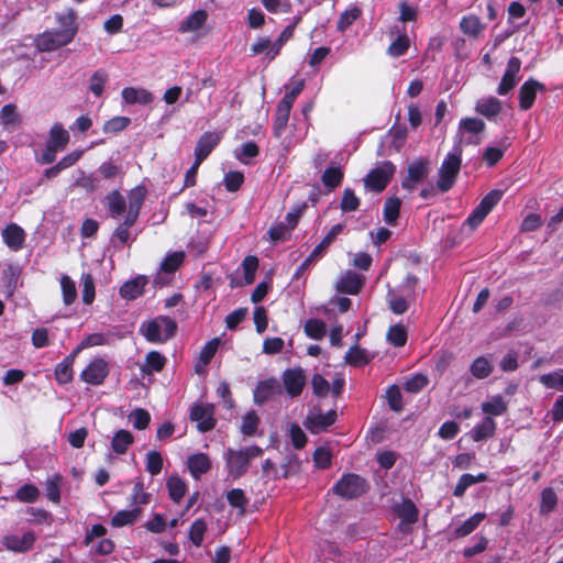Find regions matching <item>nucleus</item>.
I'll return each instance as SVG.
<instances>
[{
	"label": "nucleus",
	"mask_w": 563,
	"mask_h": 563,
	"mask_svg": "<svg viewBox=\"0 0 563 563\" xmlns=\"http://www.w3.org/2000/svg\"><path fill=\"white\" fill-rule=\"evenodd\" d=\"M257 154L258 147L253 142L244 143L240 150L235 151V157L244 164H247L249 161L255 157Z\"/></svg>",
	"instance_id": "obj_64"
},
{
	"label": "nucleus",
	"mask_w": 563,
	"mask_h": 563,
	"mask_svg": "<svg viewBox=\"0 0 563 563\" xmlns=\"http://www.w3.org/2000/svg\"><path fill=\"white\" fill-rule=\"evenodd\" d=\"M487 479V475L485 473H479L477 475H472V474H463L455 488H454V496L456 497H462L465 493V490L472 486V485H475L477 483H483Z\"/></svg>",
	"instance_id": "obj_35"
},
{
	"label": "nucleus",
	"mask_w": 563,
	"mask_h": 563,
	"mask_svg": "<svg viewBox=\"0 0 563 563\" xmlns=\"http://www.w3.org/2000/svg\"><path fill=\"white\" fill-rule=\"evenodd\" d=\"M59 284L63 302L65 306H70L77 298L76 283L68 275H62Z\"/></svg>",
	"instance_id": "obj_38"
},
{
	"label": "nucleus",
	"mask_w": 563,
	"mask_h": 563,
	"mask_svg": "<svg viewBox=\"0 0 563 563\" xmlns=\"http://www.w3.org/2000/svg\"><path fill=\"white\" fill-rule=\"evenodd\" d=\"M521 68V62L517 57H511L508 60L506 70L503 75V78L497 87V93L499 96H506L510 92L518 81V74Z\"/></svg>",
	"instance_id": "obj_14"
},
{
	"label": "nucleus",
	"mask_w": 563,
	"mask_h": 563,
	"mask_svg": "<svg viewBox=\"0 0 563 563\" xmlns=\"http://www.w3.org/2000/svg\"><path fill=\"white\" fill-rule=\"evenodd\" d=\"M106 203L112 218H119L128 210L125 199L118 190L106 196Z\"/></svg>",
	"instance_id": "obj_32"
},
{
	"label": "nucleus",
	"mask_w": 563,
	"mask_h": 563,
	"mask_svg": "<svg viewBox=\"0 0 563 563\" xmlns=\"http://www.w3.org/2000/svg\"><path fill=\"white\" fill-rule=\"evenodd\" d=\"M486 515L484 512H476L467 520H465L461 526L455 529L456 537H465L472 533L479 523L485 519Z\"/></svg>",
	"instance_id": "obj_47"
},
{
	"label": "nucleus",
	"mask_w": 563,
	"mask_h": 563,
	"mask_svg": "<svg viewBox=\"0 0 563 563\" xmlns=\"http://www.w3.org/2000/svg\"><path fill=\"white\" fill-rule=\"evenodd\" d=\"M521 68V62L517 57H511L508 60L506 70L503 75V78L497 87V93L499 96H506L510 92L518 81V74Z\"/></svg>",
	"instance_id": "obj_15"
},
{
	"label": "nucleus",
	"mask_w": 563,
	"mask_h": 563,
	"mask_svg": "<svg viewBox=\"0 0 563 563\" xmlns=\"http://www.w3.org/2000/svg\"><path fill=\"white\" fill-rule=\"evenodd\" d=\"M336 495L343 498H355L366 490L365 481L355 474L344 475L333 487Z\"/></svg>",
	"instance_id": "obj_8"
},
{
	"label": "nucleus",
	"mask_w": 563,
	"mask_h": 563,
	"mask_svg": "<svg viewBox=\"0 0 563 563\" xmlns=\"http://www.w3.org/2000/svg\"><path fill=\"white\" fill-rule=\"evenodd\" d=\"M461 147L455 146L444 158L439 170L438 180V187L441 191H448L453 186L461 168Z\"/></svg>",
	"instance_id": "obj_4"
},
{
	"label": "nucleus",
	"mask_w": 563,
	"mask_h": 563,
	"mask_svg": "<svg viewBox=\"0 0 563 563\" xmlns=\"http://www.w3.org/2000/svg\"><path fill=\"white\" fill-rule=\"evenodd\" d=\"M482 411L487 415V417L492 416H501L507 411V402L504 397L500 395L492 396L489 399L484 401L481 406Z\"/></svg>",
	"instance_id": "obj_33"
},
{
	"label": "nucleus",
	"mask_w": 563,
	"mask_h": 563,
	"mask_svg": "<svg viewBox=\"0 0 563 563\" xmlns=\"http://www.w3.org/2000/svg\"><path fill=\"white\" fill-rule=\"evenodd\" d=\"M69 140V132L60 123L53 124L48 131L45 148L36 155V162L43 165L53 163L57 153L67 147Z\"/></svg>",
	"instance_id": "obj_2"
},
{
	"label": "nucleus",
	"mask_w": 563,
	"mask_h": 563,
	"mask_svg": "<svg viewBox=\"0 0 563 563\" xmlns=\"http://www.w3.org/2000/svg\"><path fill=\"white\" fill-rule=\"evenodd\" d=\"M187 466L191 476L198 479L210 470L211 462L207 454L196 453L188 457Z\"/></svg>",
	"instance_id": "obj_26"
},
{
	"label": "nucleus",
	"mask_w": 563,
	"mask_h": 563,
	"mask_svg": "<svg viewBox=\"0 0 563 563\" xmlns=\"http://www.w3.org/2000/svg\"><path fill=\"white\" fill-rule=\"evenodd\" d=\"M184 256L185 255L183 252H174L168 254L161 264L162 271L166 273L175 272L183 263Z\"/></svg>",
	"instance_id": "obj_63"
},
{
	"label": "nucleus",
	"mask_w": 563,
	"mask_h": 563,
	"mask_svg": "<svg viewBox=\"0 0 563 563\" xmlns=\"http://www.w3.org/2000/svg\"><path fill=\"white\" fill-rule=\"evenodd\" d=\"M3 243L13 252L21 251L25 245L26 233L16 223H9L1 230Z\"/></svg>",
	"instance_id": "obj_13"
},
{
	"label": "nucleus",
	"mask_w": 563,
	"mask_h": 563,
	"mask_svg": "<svg viewBox=\"0 0 563 563\" xmlns=\"http://www.w3.org/2000/svg\"><path fill=\"white\" fill-rule=\"evenodd\" d=\"M493 361L486 356L476 357L470 366L471 374L477 379L488 377L493 373Z\"/></svg>",
	"instance_id": "obj_31"
},
{
	"label": "nucleus",
	"mask_w": 563,
	"mask_h": 563,
	"mask_svg": "<svg viewBox=\"0 0 563 563\" xmlns=\"http://www.w3.org/2000/svg\"><path fill=\"white\" fill-rule=\"evenodd\" d=\"M146 197V189L143 186H136L131 189L128 195V210H126V222L128 224H134L139 217V212L143 201Z\"/></svg>",
	"instance_id": "obj_22"
},
{
	"label": "nucleus",
	"mask_w": 563,
	"mask_h": 563,
	"mask_svg": "<svg viewBox=\"0 0 563 563\" xmlns=\"http://www.w3.org/2000/svg\"><path fill=\"white\" fill-rule=\"evenodd\" d=\"M503 197L501 190L489 191L479 202V205L473 210L464 222V227L468 228L470 231H474L486 218V216L493 210V208L499 202Z\"/></svg>",
	"instance_id": "obj_5"
},
{
	"label": "nucleus",
	"mask_w": 563,
	"mask_h": 563,
	"mask_svg": "<svg viewBox=\"0 0 563 563\" xmlns=\"http://www.w3.org/2000/svg\"><path fill=\"white\" fill-rule=\"evenodd\" d=\"M109 374V367L106 360L101 357L93 358L84 368L80 378L90 385H100Z\"/></svg>",
	"instance_id": "obj_11"
},
{
	"label": "nucleus",
	"mask_w": 563,
	"mask_h": 563,
	"mask_svg": "<svg viewBox=\"0 0 563 563\" xmlns=\"http://www.w3.org/2000/svg\"><path fill=\"white\" fill-rule=\"evenodd\" d=\"M77 13L74 9L56 13L55 20L58 24L56 31H44L41 35H76L78 31Z\"/></svg>",
	"instance_id": "obj_10"
},
{
	"label": "nucleus",
	"mask_w": 563,
	"mask_h": 563,
	"mask_svg": "<svg viewBox=\"0 0 563 563\" xmlns=\"http://www.w3.org/2000/svg\"><path fill=\"white\" fill-rule=\"evenodd\" d=\"M146 284L147 278L145 276H137L121 286L120 295L126 300H134L143 294Z\"/></svg>",
	"instance_id": "obj_24"
},
{
	"label": "nucleus",
	"mask_w": 563,
	"mask_h": 563,
	"mask_svg": "<svg viewBox=\"0 0 563 563\" xmlns=\"http://www.w3.org/2000/svg\"><path fill=\"white\" fill-rule=\"evenodd\" d=\"M283 384L290 397H297L301 394L306 385V375L301 368H289L283 374Z\"/></svg>",
	"instance_id": "obj_16"
},
{
	"label": "nucleus",
	"mask_w": 563,
	"mask_h": 563,
	"mask_svg": "<svg viewBox=\"0 0 563 563\" xmlns=\"http://www.w3.org/2000/svg\"><path fill=\"white\" fill-rule=\"evenodd\" d=\"M335 420V410H329L324 413L319 411H311L305 421V427L312 433H319L333 424Z\"/></svg>",
	"instance_id": "obj_17"
},
{
	"label": "nucleus",
	"mask_w": 563,
	"mask_h": 563,
	"mask_svg": "<svg viewBox=\"0 0 563 563\" xmlns=\"http://www.w3.org/2000/svg\"><path fill=\"white\" fill-rule=\"evenodd\" d=\"M291 107L286 106L285 102H279L276 109V115L274 120V134L277 137H280L284 133L290 114Z\"/></svg>",
	"instance_id": "obj_34"
},
{
	"label": "nucleus",
	"mask_w": 563,
	"mask_h": 563,
	"mask_svg": "<svg viewBox=\"0 0 563 563\" xmlns=\"http://www.w3.org/2000/svg\"><path fill=\"white\" fill-rule=\"evenodd\" d=\"M395 173V166L390 162H384L372 169L364 179L365 187L373 191L385 189Z\"/></svg>",
	"instance_id": "obj_7"
},
{
	"label": "nucleus",
	"mask_w": 563,
	"mask_h": 563,
	"mask_svg": "<svg viewBox=\"0 0 563 563\" xmlns=\"http://www.w3.org/2000/svg\"><path fill=\"white\" fill-rule=\"evenodd\" d=\"M108 80L109 76L104 70L99 69L95 71L89 79V90L96 97H101Z\"/></svg>",
	"instance_id": "obj_48"
},
{
	"label": "nucleus",
	"mask_w": 563,
	"mask_h": 563,
	"mask_svg": "<svg viewBox=\"0 0 563 563\" xmlns=\"http://www.w3.org/2000/svg\"><path fill=\"white\" fill-rule=\"evenodd\" d=\"M430 172V161L428 158H418L409 164L407 177L402 180V187L409 191L422 183Z\"/></svg>",
	"instance_id": "obj_9"
},
{
	"label": "nucleus",
	"mask_w": 563,
	"mask_h": 563,
	"mask_svg": "<svg viewBox=\"0 0 563 563\" xmlns=\"http://www.w3.org/2000/svg\"><path fill=\"white\" fill-rule=\"evenodd\" d=\"M132 442L133 435L131 434V432L126 430H119L118 432H115L111 441V446L115 453L123 454L126 452L128 448L132 444Z\"/></svg>",
	"instance_id": "obj_43"
},
{
	"label": "nucleus",
	"mask_w": 563,
	"mask_h": 563,
	"mask_svg": "<svg viewBox=\"0 0 563 563\" xmlns=\"http://www.w3.org/2000/svg\"><path fill=\"white\" fill-rule=\"evenodd\" d=\"M344 360L350 365L364 366L371 361V357L365 350L355 345L346 352Z\"/></svg>",
	"instance_id": "obj_45"
},
{
	"label": "nucleus",
	"mask_w": 563,
	"mask_h": 563,
	"mask_svg": "<svg viewBox=\"0 0 563 563\" xmlns=\"http://www.w3.org/2000/svg\"><path fill=\"white\" fill-rule=\"evenodd\" d=\"M263 450L256 445H252L241 450L228 449L224 453V460L229 476L238 479L243 476L247 470L251 460L261 456Z\"/></svg>",
	"instance_id": "obj_1"
},
{
	"label": "nucleus",
	"mask_w": 563,
	"mask_h": 563,
	"mask_svg": "<svg viewBox=\"0 0 563 563\" xmlns=\"http://www.w3.org/2000/svg\"><path fill=\"white\" fill-rule=\"evenodd\" d=\"M496 422L492 417H486L479 424L475 426L470 435L473 441L478 442L494 435Z\"/></svg>",
	"instance_id": "obj_30"
},
{
	"label": "nucleus",
	"mask_w": 563,
	"mask_h": 563,
	"mask_svg": "<svg viewBox=\"0 0 563 563\" xmlns=\"http://www.w3.org/2000/svg\"><path fill=\"white\" fill-rule=\"evenodd\" d=\"M19 275L20 268L16 265H9L7 268L3 269L2 277L7 279L5 291L8 296L13 295L16 287Z\"/></svg>",
	"instance_id": "obj_56"
},
{
	"label": "nucleus",
	"mask_w": 563,
	"mask_h": 563,
	"mask_svg": "<svg viewBox=\"0 0 563 563\" xmlns=\"http://www.w3.org/2000/svg\"><path fill=\"white\" fill-rule=\"evenodd\" d=\"M361 15V10L356 7L343 12L338 21V31L344 32L352 23H354Z\"/></svg>",
	"instance_id": "obj_61"
},
{
	"label": "nucleus",
	"mask_w": 563,
	"mask_h": 563,
	"mask_svg": "<svg viewBox=\"0 0 563 563\" xmlns=\"http://www.w3.org/2000/svg\"><path fill=\"white\" fill-rule=\"evenodd\" d=\"M395 511L400 519L399 529L407 533L410 530L412 523L418 519V509L411 500H402L396 505Z\"/></svg>",
	"instance_id": "obj_20"
},
{
	"label": "nucleus",
	"mask_w": 563,
	"mask_h": 563,
	"mask_svg": "<svg viewBox=\"0 0 563 563\" xmlns=\"http://www.w3.org/2000/svg\"><path fill=\"white\" fill-rule=\"evenodd\" d=\"M166 357L157 351H151L145 357V363L142 366V372L145 374H152L154 372H161L165 364Z\"/></svg>",
	"instance_id": "obj_37"
},
{
	"label": "nucleus",
	"mask_w": 563,
	"mask_h": 563,
	"mask_svg": "<svg viewBox=\"0 0 563 563\" xmlns=\"http://www.w3.org/2000/svg\"><path fill=\"white\" fill-rule=\"evenodd\" d=\"M121 96L123 101L129 104H148L153 100L152 93L143 88L126 87L122 90Z\"/></svg>",
	"instance_id": "obj_28"
},
{
	"label": "nucleus",
	"mask_w": 563,
	"mask_h": 563,
	"mask_svg": "<svg viewBox=\"0 0 563 563\" xmlns=\"http://www.w3.org/2000/svg\"><path fill=\"white\" fill-rule=\"evenodd\" d=\"M400 200L396 197H390L386 200L384 206V219L388 224H395L400 210Z\"/></svg>",
	"instance_id": "obj_53"
},
{
	"label": "nucleus",
	"mask_w": 563,
	"mask_h": 563,
	"mask_svg": "<svg viewBox=\"0 0 563 563\" xmlns=\"http://www.w3.org/2000/svg\"><path fill=\"white\" fill-rule=\"evenodd\" d=\"M140 514L141 510L139 508L120 510L112 517L111 525L117 528L132 525L136 521Z\"/></svg>",
	"instance_id": "obj_44"
},
{
	"label": "nucleus",
	"mask_w": 563,
	"mask_h": 563,
	"mask_svg": "<svg viewBox=\"0 0 563 563\" xmlns=\"http://www.w3.org/2000/svg\"><path fill=\"white\" fill-rule=\"evenodd\" d=\"M207 531V522L203 519H197L192 522L189 530V539L196 545L200 547Z\"/></svg>",
	"instance_id": "obj_57"
},
{
	"label": "nucleus",
	"mask_w": 563,
	"mask_h": 563,
	"mask_svg": "<svg viewBox=\"0 0 563 563\" xmlns=\"http://www.w3.org/2000/svg\"><path fill=\"white\" fill-rule=\"evenodd\" d=\"M0 123L3 126L15 125L20 123V114L16 106L13 103L4 104L0 110Z\"/></svg>",
	"instance_id": "obj_52"
},
{
	"label": "nucleus",
	"mask_w": 563,
	"mask_h": 563,
	"mask_svg": "<svg viewBox=\"0 0 563 563\" xmlns=\"http://www.w3.org/2000/svg\"><path fill=\"white\" fill-rule=\"evenodd\" d=\"M485 129L483 120L477 118H465L460 121L459 133L463 137L465 133H470L474 136L481 134Z\"/></svg>",
	"instance_id": "obj_41"
},
{
	"label": "nucleus",
	"mask_w": 563,
	"mask_h": 563,
	"mask_svg": "<svg viewBox=\"0 0 563 563\" xmlns=\"http://www.w3.org/2000/svg\"><path fill=\"white\" fill-rule=\"evenodd\" d=\"M214 407L210 404H196L191 408L190 419L197 423V428L201 432L211 430L216 420L213 418Z\"/></svg>",
	"instance_id": "obj_12"
},
{
	"label": "nucleus",
	"mask_w": 563,
	"mask_h": 563,
	"mask_svg": "<svg viewBox=\"0 0 563 563\" xmlns=\"http://www.w3.org/2000/svg\"><path fill=\"white\" fill-rule=\"evenodd\" d=\"M35 542L33 532H24L22 536L8 534L3 538L2 544L12 552L23 553L31 550Z\"/></svg>",
	"instance_id": "obj_18"
},
{
	"label": "nucleus",
	"mask_w": 563,
	"mask_h": 563,
	"mask_svg": "<svg viewBox=\"0 0 563 563\" xmlns=\"http://www.w3.org/2000/svg\"><path fill=\"white\" fill-rule=\"evenodd\" d=\"M146 471L155 476L162 472L163 468V457L157 451H150L146 454Z\"/></svg>",
	"instance_id": "obj_60"
},
{
	"label": "nucleus",
	"mask_w": 563,
	"mask_h": 563,
	"mask_svg": "<svg viewBox=\"0 0 563 563\" xmlns=\"http://www.w3.org/2000/svg\"><path fill=\"white\" fill-rule=\"evenodd\" d=\"M415 283V278L408 277L406 285L388 292V305L394 313L401 314L408 309L410 301L413 299Z\"/></svg>",
	"instance_id": "obj_6"
},
{
	"label": "nucleus",
	"mask_w": 563,
	"mask_h": 563,
	"mask_svg": "<svg viewBox=\"0 0 563 563\" xmlns=\"http://www.w3.org/2000/svg\"><path fill=\"white\" fill-rule=\"evenodd\" d=\"M278 388L279 385L276 379L261 382L254 390V401L258 405L264 404L277 393Z\"/></svg>",
	"instance_id": "obj_29"
},
{
	"label": "nucleus",
	"mask_w": 563,
	"mask_h": 563,
	"mask_svg": "<svg viewBox=\"0 0 563 563\" xmlns=\"http://www.w3.org/2000/svg\"><path fill=\"white\" fill-rule=\"evenodd\" d=\"M167 488L169 497L175 501L179 503L185 496L187 486L185 482L177 475H172L167 479Z\"/></svg>",
	"instance_id": "obj_42"
},
{
	"label": "nucleus",
	"mask_w": 563,
	"mask_h": 563,
	"mask_svg": "<svg viewBox=\"0 0 563 563\" xmlns=\"http://www.w3.org/2000/svg\"><path fill=\"white\" fill-rule=\"evenodd\" d=\"M176 322L165 316H158L142 323L140 331L152 343H163L169 340L176 332Z\"/></svg>",
	"instance_id": "obj_3"
},
{
	"label": "nucleus",
	"mask_w": 563,
	"mask_h": 563,
	"mask_svg": "<svg viewBox=\"0 0 563 563\" xmlns=\"http://www.w3.org/2000/svg\"><path fill=\"white\" fill-rule=\"evenodd\" d=\"M343 179V172L340 167L330 166L328 167L321 177L323 185L330 189L338 187Z\"/></svg>",
	"instance_id": "obj_49"
},
{
	"label": "nucleus",
	"mask_w": 563,
	"mask_h": 563,
	"mask_svg": "<svg viewBox=\"0 0 563 563\" xmlns=\"http://www.w3.org/2000/svg\"><path fill=\"white\" fill-rule=\"evenodd\" d=\"M258 424L260 418L257 413L251 410L243 416L240 430L245 437H251L256 433Z\"/></svg>",
	"instance_id": "obj_51"
},
{
	"label": "nucleus",
	"mask_w": 563,
	"mask_h": 563,
	"mask_svg": "<svg viewBox=\"0 0 563 563\" xmlns=\"http://www.w3.org/2000/svg\"><path fill=\"white\" fill-rule=\"evenodd\" d=\"M388 341L395 346H404L407 342V330L402 325H393L387 332Z\"/></svg>",
	"instance_id": "obj_59"
},
{
	"label": "nucleus",
	"mask_w": 563,
	"mask_h": 563,
	"mask_svg": "<svg viewBox=\"0 0 563 563\" xmlns=\"http://www.w3.org/2000/svg\"><path fill=\"white\" fill-rule=\"evenodd\" d=\"M343 230L342 224H335L331 228V230L328 232V234L323 238V240L320 242V244L313 250L311 256H320L333 242L335 236L340 234Z\"/></svg>",
	"instance_id": "obj_58"
},
{
	"label": "nucleus",
	"mask_w": 563,
	"mask_h": 563,
	"mask_svg": "<svg viewBox=\"0 0 563 563\" xmlns=\"http://www.w3.org/2000/svg\"><path fill=\"white\" fill-rule=\"evenodd\" d=\"M208 14L205 10H197L191 13L179 26L180 32H194L199 30L207 21Z\"/></svg>",
	"instance_id": "obj_36"
},
{
	"label": "nucleus",
	"mask_w": 563,
	"mask_h": 563,
	"mask_svg": "<svg viewBox=\"0 0 563 563\" xmlns=\"http://www.w3.org/2000/svg\"><path fill=\"white\" fill-rule=\"evenodd\" d=\"M543 89V84L536 79L531 78L525 81L520 87L518 95L520 109L523 111L529 110L534 103L537 92Z\"/></svg>",
	"instance_id": "obj_21"
},
{
	"label": "nucleus",
	"mask_w": 563,
	"mask_h": 563,
	"mask_svg": "<svg viewBox=\"0 0 563 563\" xmlns=\"http://www.w3.org/2000/svg\"><path fill=\"white\" fill-rule=\"evenodd\" d=\"M327 331L325 323L319 319H309L305 323V332L306 334L313 339L319 340L324 336Z\"/></svg>",
	"instance_id": "obj_55"
},
{
	"label": "nucleus",
	"mask_w": 563,
	"mask_h": 563,
	"mask_svg": "<svg viewBox=\"0 0 563 563\" xmlns=\"http://www.w3.org/2000/svg\"><path fill=\"white\" fill-rule=\"evenodd\" d=\"M365 277L353 271L345 272L336 282V290L349 295H356L363 287Z\"/></svg>",
	"instance_id": "obj_19"
},
{
	"label": "nucleus",
	"mask_w": 563,
	"mask_h": 563,
	"mask_svg": "<svg viewBox=\"0 0 563 563\" xmlns=\"http://www.w3.org/2000/svg\"><path fill=\"white\" fill-rule=\"evenodd\" d=\"M69 43V37H34V45L38 52H52Z\"/></svg>",
	"instance_id": "obj_39"
},
{
	"label": "nucleus",
	"mask_w": 563,
	"mask_h": 563,
	"mask_svg": "<svg viewBox=\"0 0 563 563\" xmlns=\"http://www.w3.org/2000/svg\"><path fill=\"white\" fill-rule=\"evenodd\" d=\"M460 27L465 35H478L482 32L483 24L478 16L470 14L463 16Z\"/></svg>",
	"instance_id": "obj_50"
},
{
	"label": "nucleus",
	"mask_w": 563,
	"mask_h": 563,
	"mask_svg": "<svg viewBox=\"0 0 563 563\" xmlns=\"http://www.w3.org/2000/svg\"><path fill=\"white\" fill-rule=\"evenodd\" d=\"M76 355L74 353L57 364L55 377L59 384H67L73 379V364Z\"/></svg>",
	"instance_id": "obj_40"
},
{
	"label": "nucleus",
	"mask_w": 563,
	"mask_h": 563,
	"mask_svg": "<svg viewBox=\"0 0 563 563\" xmlns=\"http://www.w3.org/2000/svg\"><path fill=\"white\" fill-rule=\"evenodd\" d=\"M245 284L250 285L255 279V272L258 267V260L255 256H246L242 262Z\"/></svg>",
	"instance_id": "obj_62"
},
{
	"label": "nucleus",
	"mask_w": 563,
	"mask_h": 563,
	"mask_svg": "<svg viewBox=\"0 0 563 563\" xmlns=\"http://www.w3.org/2000/svg\"><path fill=\"white\" fill-rule=\"evenodd\" d=\"M63 477L59 474H54L46 481V495L53 503L60 500V485Z\"/></svg>",
	"instance_id": "obj_54"
},
{
	"label": "nucleus",
	"mask_w": 563,
	"mask_h": 563,
	"mask_svg": "<svg viewBox=\"0 0 563 563\" xmlns=\"http://www.w3.org/2000/svg\"><path fill=\"white\" fill-rule=\"evenodd\" d=\"M501 102L495 97L482 98L475 106V111L488 120H494L501 112Z\"/></svg>",
	"instance_id": "obj_25"
},
{
	"label": "nucleus",
	"mask_w": 563,
	"mask_h": 563,
	"mask_svg": "<svg viewBox=\"0 0 563 563\" xmlns=\"http://www.w3.org/2000/svg\"><path fill=\"white\" fill-rule=\"evenodd\" d=\"M283 45V37H277L274 42H272L269 37H258V40L252 44L251 49L254 55H264L273 59L279 53Z\"/></svg>",
	"instance_id": "obj_23"
},
{
	"label": "nucleus",
	"mask_w": 563,
	"mask_h": 563,
	"mask_svg": "<svg viewBox=\"0 0 563 563\" xmlns=\"http://www.w3.org/2000/svg\"><path fill=\"white\" fill-rule=\"evenodd\" d=\"M220 137L214 133H205L198 141L195 155L197 163H201L217 146Z\"/></svg>",
	"instance_id": "obj_27"
},
{
	"label": "nucleus",
	"mask_w": 563,
	"mask_h": 563,
	"mask_svg": "<svg viewBox=\"0 0 563 563\" xmlns=\"http://www.w3.org/2000/svg\"><path fill=\"white\" fill-rule=\"evenodd\" d=\"M539 382L547 388L563 391V369L559 368L551 373L543 374L539 377Z\"/></svg>",
	"instance_id": "obj_46"
}]
</instances>
